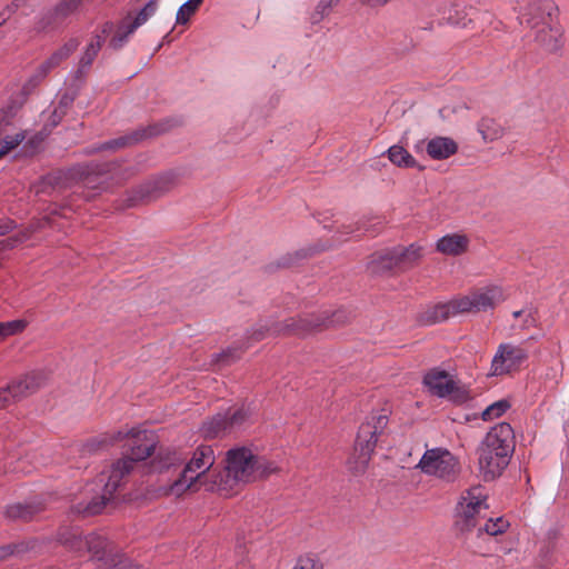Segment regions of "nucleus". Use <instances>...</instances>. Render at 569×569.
Segmentation results:
<instances>
[{
  "label": "nucleus",
  "instance_id": "obj_25",
  "mask_svg": "<svg viewBox=\"0 0 569 569\" xmlns=\"http://www.w3.org/2000/svg\"><path fill=\"white\" fill-rule=\"evenodd\" d=\"M426 152L433 160H445L458 152V143L449 137H435L426 142Z\"/></svg>",
  "mask_w": 569,
  "mask_h": 569
},
{
  "label": "nucleus",
  "instance_id": "obj_2",
  "mask_svg": "<svg viewBox=\"0 0 569 569\" xmlns=\"http://www.w3.org/2000/svg\"><path fill=\"white\" fill-rule=\"evenodd\" d=\"M226 467L217 473L212 487L230 495L238 487L254 482L278 471L274 462L253 453L248 447L231 448L226 453Z\"/></svg>",
  "mask_w": 569,
  "mask_h": 569
},
{
  "label": "nucleus",
  "instance_id": "obj_30",
  "mask_svg": "<svg viewBox=\"0 0 569 569\" xmlns=\"http://www.w3.org/2000/svg\"><path fill=\"white\" fill-rule=\"evenodd\" d=\"M473 9L471 7L453 4L447 16L448 23L457 27H467L472 21Z\"/></svg>",
  "mask_w": 569,
  "mask_h": 569
},
{
  "label": "nucleus",
  "instance_id": "obj_47",
  "mask_svg": "<svg viewBox=\"0 0 569 569\" xmlns=\"http://www.w3.org/2000/svg\"><path fill=\"white\" fill-rule=\"evenodd\" d=\"M26 548L23 543H10L6 546H0V562L12 555L21 553Z\"/></svg>",
  "mask_w": 569,
  "mask_h": 569
},
{
  "label": "nucleus",
  "instance_id": "obj_44",
  "mask_svg": "<svg viewBox=\"0 0 569 569\" xmlns=\"http://www.w3.org/2000/svg\"><path fill=\"white\" fill-rule=\"evenodd\" d=\"M339 0H320L319 3L316 7V10L312 14V21L319 22L321 21L326 16L329 14L331 8L337 4Z\"/></svg>",
  "mask_w": 569,
  "mask_h": 569
},
{
  "label": "nucleus",
  "instance_id": "obj_52",
  "mask_svg": "<svg viewBox=\"0 0 569 569\" xmlns=\"http://www.w3.org/2000/svg\"><path fill=\"white\" fill-rule=\"evenodd\" d=\"M526 311H527V309L517 310V311H515V312L512 313V316H513L515 318H520V317H522V316L526 313Z\"/></svg>",
  "mask_w": 569,
  "mask_h": 569
},
{
  "label": "nucleus",
  "instance_id": "obj_7",
  "mask_svg": "<svg viewBox=\"0 0 569 569\" xmlns=\"http://www.w3.org/2000/svg\"><path fill=\"white\" fill-rule=\"evenodd\" d=\"M388 413L382 409L379 412H372L359 427L355 446L356 457L349 460V468L352 472H365L379 437L388 426Z\"/></svg>",
  "mask_w": 569,
  "mask_h": 569
},
{
  "label": "nucleus",
  "instance_id": "obj_8",
  "mask_svg": "<svg viewBox=\"0 0 569 569\" xmlns=\"http://www.w3.org/2000/svg\"><path fill=\"white\" fill-rule=\"evenodd\" d=\"M488 495L481 486L465 490L456 507L455 529L461 536H467L478 529L486 517Z\"/></svg>",
  "mask_w": 569,
  "mask_h": 569
},
{
  "label": "nucleus",
  "instance_id": "obj_46",
  "mask_svg": "<svg viewBox=\"0 0 569 569\" xmlns=\"http://www.w3.org/2000/svg\"><path fill=\"white\" fill-rule=\"evenodd\" d=\"M292 569H323L322 562L315 557H300Z\"/></svg>",
  "mask_w": 569,
  "mask_h": 569
},
{
  "label": "nucleus",
  "instance_id": "obj_33",
  "mask_svg": "<svg viewBox=\"0 0 569 569\" xmlns=\"http://www.w3.org/2000/svg\"><path fill=\"white\" fill-rule=\"evenodd\" d=\"M24 102L23 93L12 97L10 101L0 109V127H7L11 123L12 119L18 114Z\"/></svg>",
  "mask_w": 569,
  "mask_h": 569
},
{
  "label": "nucleus",
  "instance_id": "obj_11",
  "mask_svg": "<svg viewBox=\"0 0 569 569\" xmlns=\"http://www.w3.org/2000/svg\"><path fill=\"white\" fill-rule=\"evenodd\" d=\"M48 380L43 371H31L12 380L7 387L0 388V409L20 401L41 389Z\"/></svg>",
  "mask_w": 569,
  "mask_h": 569
},
{
  "label": "nucleus",
  "instance_id": "obj_13",
  "mask_svg": "<svg viewBox=\"0 0 569 569\" xmlns=\"http://www.w3.org/2000/svg\"><path fill=\"white\" fill-rule=\"evenodd\" d=\"M457 299V308L462 313L478 312L493 308L497 303L505 300V295L500 287H490Z\"/></svg>",
  "mask_w": 569,
  "mask_h": 569
},
{
  "label": "nucleus",
  "instance_id": "obj_24",
  "mask_svg": "<svg viewBox=\"0 0 569 569\" xmlns=\"http://www.w3.org/2000/svg\"><path fill=\"white\" fill-rule=\"evenodd\" d=\"M470 240L466 234L449 233L441 237L436 243V250L446 256H460L467 252Z\"/></svg>",
  "mask_w": 569,
  "mask_h": 569
},
{
  "label": "nucleus",
  "instance_id": "obj_18",
  "mask_svg": "<svg viewBox=\"0 0 569 569\" xmlns=\"http://www.w3.org/2000/svg\"><path fill=\"white\" fill-rule=\"evenodd\" d=\"M79 46V41L77 39H70L66 42L61 48L54 51L51 57L46 60L40 67L38 72L29 80V82L23 87V91L28 90L29 86H37L39 81H41L47 73L59 66L63 60H66L72 52L77 50Z\"/></svg>",
  "mask_w": 569,
  "mask_h": 569
},
{
  "label": "nucleus",
  "instance_id": "obj_42",
  "mask_svg": "<svg viewBox=\"0 0 569 569\" xmlns=\"http://www.w3.org/2000/svg\"><path fill=\"white\" fill-rule=\"evenodd\" d=\"M310 254V250L301 249L293 253H287L278 259L277 266L279 268H290L297 264L300 260L307 258Z\"/></svg>",
  "mask_w": 569,
  "mask_h": 569
},
{
  "label": "nucleus",
  "instance_id": "obj_19",
  "mask_svg": "<svg viewBox=\"0 0 569 569\" xmlns=\"http://www.w3.org/2000/svg\"><path fill=\"white\" fill-rule=\"evenodd\" d=\"M423 385L432 395L446 398L452 390L453 379L446 370L432 368L425 375Z\"/></svg>",
  "mask_w": 569,
  "mask_h": 569
},
{
  "label": "nucleus",
  "instance_id": "obj_31",
  "mask_svg": "<svg viewBox=\"0 0 569 569\" xmlns=\"http://www.w3.org/2000/svg\"><path fill=\"white\" fill-rule=\"evenodd\" d=\"M478 131L485 141H495L503 136V128L495 119L483 117L478 123Z\"/></svg>",
  "mask_w": 569,
  "mask_h": 569
},
{
  "label": "nucleus",
  "instance_id": "obj_29",
  "mask_svg": "<svg viewBox=\"0 0 569 569\" xmlns=\"http://www.w3.org/2000/svg\"><path fill=\"white\" fill-rule=\"evenodd\" d=\"M227 431H230L228 428L227 416L221 413H218L211 419L204 421L201 427V433L206 439L218 438Z\"/></svg>",
  "mask_w": 569,
  "mask_h": 569
},
{
  "label": "nucleus",
  "instance_id": "obj_34",
  "mask_svg": "<svg viewBox=\"0 0 569 569\" xmlns=\"http://www.w3.org/2000/svg\"><path fill=\"white\" fill-rule=\"evenodd\" d=\"M381 224L382 220L379 217L362 219L353 224L343 226V233L351 234L359 231L375 233L379 231Z\"/></svg>",
  "mask_w": 569,
  "mask_h": 569
},
{
  "label": "nucleus",
  "instance_id": "obj_14",
  "mask_svg": "<svg viewBox=\"0 0 569 569\" xmlns=\"http://www.w3.org/2000/svg\"><path fill=\"white\" fill-rule=\"evenodd\" d=\"M164 130L166 128L162 124H152L146 128H140L132 131L131 133L109 140L94 147L87 148L84 150V154L90 156L96 152H101L106 150H118L124 147L133 146L142 141L143 139L158 136L162 133Z\"/></svg>",
  "mask_w": 569,
  "mask_h": 569
},
{
  "label": "nucleus",
  "instance_id": "obj_5",
  "mask_svg": "<svg viewBox=\"0 0 569 569\" xmlns=\"http://www.w3.org/2000/svg\"><path fill=\"white\" fill-rule=\"evenodd\" d=\"M118 164L116 162H86L79 163L66 171L49 173L42 178L41 192H48L49 189L68 188L73 183H82L87 188L96 189L98 179L107 173L116 172Z\"/></svg>",
  "mask_w": 569,
  "mask_h": 569
},
{
  "label": "nucleus",
  "instance_id": "obj_4",
  "mask_svg": "<svg viewBox=\"0 0 569 569\" xmlns=\"http://www.w3.org/2000/svg\"><path fill=\"white\" fill-rule=\"evenodd\" d=\"M214 462L216 456L211 446L197 447L179 477L169 486L168 493L179 497L187 490H198L200 486L212 482L217 477L216 470L212 469ZM209 488L214 487L210 483Z\"/></svg>",
  "mask_w": 569,
  "mask_h": 569
},
{
  "label": "nucleus",
  "instance_id": "obj_1",
  "mask_svg": "<svg viewBox=\"0 0 569 569\" xmlns=\"http://www.w3.org/2000/svg\"><path fill=\"white\" fill-rule=\"evenodd\" d=\"M127 439L126 446L129 452L122 458L114 461L108 473L101 472L99 475V482L104 483L102 493L98 498H93L84 507L79 505L77 511L84 516H93L100 513L103 508L113 499V493L121 486V481L134 468L138 461H142L150 457L156 449L157 439L153 432L148 430H140L131 428L128 431L119 430L112 435H103L99 438L92 439L83 445V452L94 453L100 449L107 448L118 441Z\"/></svg>",
  "mask_w": 569,
  "mask_h": 569
},
{
  "label": "nucleus",
  "instance_id": "obj_26",
  "mask_svg": "<svg viewBox=\"0 0 569 569\" xmlns=\"http://www.w3.org/2000/svg\"><path fill=\"white\" fill-rule=\"evenodd\" d=\"M299 318H310V319L316 320L317 322H320L319 326H315V328H310V330H308L306 332V335H308L313 331L327 329L330 327L342 326L350 320V313L343 309H339V310L333 311L331 315H329L327 311H325L320 315H313V313L302 315V316H299Z\"/></svg>",
  "mask_w": 569,
  "mask_h": 569
},
{
  "label": "nucleus",
  "instance_id": "obj_12",
  "mask_svg": "<svg viewBox=\"0 0 569 569\" xmlns=\"http://www.w3.org/2000/svg\"><path fill=\"white\" fill-rule=\"evenodd\" d=\"M320 322H317L310 318H299L293 317L289 318L284 321H272L258 325L257 328L252 330L249 336L251 341H260L269 336H279V335H296V336H305L310 328H315V326H319Z\"/></svg>",
  "mask_w": 569,
  "mask_h": 569
},
{
  "label": "nucleus",
  "instance_id": "obj_54",
  "mask_svg": "<svg viewBox=\"0 0 569 569\" xmlns=\"http://www.w3.org/2000/svg\"><path fill=\"white\" fill-rule=\"evenodd\" d=\"M501 558L500 557H496V566L500 567L501 566Z\"/></svg>",
  "mask_w": 569,
  "mask_h": 569
},
{
  "label": "nucleus",
  "instance_id": "obj_21",
  "mask_svg": "<svg viewBox=\"0 0 569 569\" xmlns=\"http://www.w3.org/2000/svg\"><path fill=\"white\" fill-rule=\"evenodd\" d=\"M399 273L416 267L425 254V249L419 243L408 247L397 246L392 248Z\"/></svg>",
  "mask_w": 569,
  "mask_h": 569
},
{
  "label": "nucleus",
  "instance_id": "obj_20",
  "mask_svg": "<svg viewBox=\"0 0 569 569\" xmlns=\"http://www.w3.org/2000/svg\"><path fill=\"white\" fill-rule=\"evenodd\" d=\"M112 29L113 24L110 22H106L102 27L101 33L97 34L90 41L79 61V67L76 71L77 78H81L86 74L87 70L90 68L98 52L100 51L102 44L104 43L107 36L112 31Z\"/></svg>",
  "mask_w": 569,
  "mask_h": 569
},
{
  "label": "nucleus",
  "instance_id": "obj_49",
  "mask_svg": "<svg viewBox=\"0 0 569 569\" xmlns=\"http://www.w3.org/2000/svg\"><path fill=\"white\" fill-rule=\"evenodd\" d=\"M20 7V0H13L9 6H7L1 12H0V26H2L12 13L17 11V9Z\"/></svg>",
  "mask_w": 569,
  "mask_h": 569
},
{
  "label": "nucleus",
  "instance_id": "obj_35",
  "mask_svg": "<svg viewBox=\"0 0 569 569\" xmlns=\"http://www.w3.org/2000/svg\"><path fill=\"white\" fill-rule=\"evenodd\" d=\"M28 325L29 322L26 319H14L0 322V342L4 341L9 337L23 332Z\"/></svg>",
  "mask_w": 569,
  "mask_h": 569
},
{
  "label": "nucleus",
  "instance_id": "obj_55",
  "mask_svg": "<svg viewBox=\"0 0 569 569\" xmlns=\"http://www.w3.org/2000/svg\"><path fill=\"white\" fill-rule=\"evenodd\" d=\"M4 127H0V134L4 131Z\"/></svg>",
  "mask_w": 569,
  "mask_h": 569
},
{
  "label": "nucleus",
  "instance_id": "obj_9",
  "mask_svg": "<svg viewBox=\"0 0 569 569\" xmlns=\"http://www.w3.org/2000/svg\"><path fill=\"white\" fill-rule=\"evenodd\" d=\"M58 541L71 551L78 553L87 551L94 559L104 561L106 565L114 562V547L112 542L100 533L92 532L83 537L77 527L62 528L58 532Z\"/></svg>",
  "mask_w": 569,
  "mask_h": 569
},
{
  "label": "nucleus",
  "instance_id": "obj_40",
  "mask_svg": "<svg viewBox=\"0 0 569 569\" xmlns=\"http://www.w3.org/2000/svg\"><path fill=\"white\" fill-rule=\"evenodd\" d=\"M240 358V348L230 347L220 353L212 355V363L228 366Z\"/></svg>",
  "mask_w": 569,
  "mask_h": 569
},
{
  "label": "nucleus",
  "instance_id": "obj_37",
  "mask_svg": "<svg viewBox=\"0 0 569 569\" xmlns=\"http://www.w3.org/2000/svg\"><path fill=\"white\" fill-rule=\"evenodd\" d=\"M223 416H227V422L229 430H233L240 428L249 418L250 412L248 409L238 408L233 410H229Z\"/></svg>",
  "mask_w": 569,
  "mask_h": 569
},
{
  "label": "nucleus",
  "instance_id": "obj_32",
  "mask_svg": "<svg viewBox=\"0 0 569 569\" xmlns=\"http://www.w3.org/2000/svg\"><path fill=\"white\" fill-rule=\"evenodd\" d=\"M76 97L77 93L74 91L66 92L60 97L58 104L54 107L50 116L51 126L56 127L61 122L63 117L68 113V110L73 104Z\"/></svg>",
  "mask_w": 569,
  "mask_h": 569
},
{
  "label": "nucleus",
  "instance_id": "obj_10",
  "mask_svg": "<svg viewBox=\"0 0 569 569\" xmlns=\"http://www.w3.org/2000/svg\"><path fill=\"white\" fill-rule=\"evenodd\" d=\"M417 468L426 476L433 477L446 485L458 482L462 473L459 458L442 447L427 449Z\"/></svg>",
  "mask_w": 569,
  "mask_h": 569
},
{
  "label": "nucleus",
  "instance_id": "obj_41",
  "mask_svg": "<svg viewBox=\"0 0 569 569\" xmlns=\"http://www.w3.org/2000/svg\"><path fill=\"white\" fill-rule=\"evenodd\" d=\"M203 0H188L184 2L177 12V22L186 23L189 18L198 10Z\"/></svg>",
  "mask_w": 569,
  "mask_h": 569
},
{
  "label": "nucleus",
  "instance_id": "obj_3",
  "mask_svg": "<svg viewBox=\"0 0 569 569\" xmlns=\"http://www.w3.org/2000/svg\"><path fill=\"white\" fill-rule=\"evenodd\" d=\"M513 430L507 422L496 425L487 433L478 449L479 470L483 480H493L509 463L513 451Z\"/></svg>",
  "mask_w": 569,
  "mask_h": 569
},
{
  "label": "nucleus",
  "instance_id": "obj_48",
  "mask_svg": "<svg viewBox=\"0 0 569 569\" xmlns=\"http://www.w3.org/2000/svg\"><path fill=\"white\" fill-rule=\"evenodd\" d=\"M522 317H523V320H522V323L520 327L521 329L525 330V329L537 327L538 319H537V310L536 309H532V308L527 309L526 313Z\"/></svg>",
  "mask_w": 569,
  "mask_h": 569
},
{
  "label": "nucleus",
  "instance_id": "obj_22",
  "mask_svg": "<svg viewBox=\"0 0 569 569\" xmlns=\"http://www.w3.org/2000/svg\"><path fill=\"white\" fill-rule=\"evenodd\" d=\"M367 269L376 276L399 273L392 248L372 253L367 262Z\"/></svg>",
  "mask_w": 569,
  "mask_h": 569
},
{
  "label": "nucleus",
  "instance_id": "obj_17",
  "mask_svg": "<svg viewBox=\"0 0 569 569\" xmlns=\"http://www.w3.org/2000/svg\"><path fill=\"white\" fill-rule=\"evenodd\" d=\"M177 186V176L172 172H166L153 177L141 183L134 190L133 200L151 201L169 192Z\"/></svg>",
  "mask_w": 569,
  "mask_h": 569
},
{
  "label": "nucleus",
  "instance_id": "obj_50",
  "mask_svg": "<svg viewBox=\"0 0 569 569\" xmlns=\"http://www.w3.org/2000/svg\"><path fill=\"white\" fill-rule=\"evenodd\" d=\"M111 565H113L117 569H143L141 566L132 562L129 559H120L118 561L114 560V562Z\"/></svg>",
  "mask_w": 569,
  "mask_h": 569
},
{
  "label": "nucleus",
  "instance_id": "obj_36",
  "mask_svg": "<svg viewBox=\"0 0 569 569\" xmlns=\"http://www.w3.org/2000/svg\"><path fill=\"white\" fill-rule=\"evenodd\" d=\"M509 527V522L503 517H498L497 519L489 518L483 525L477 529V535L480 536L482 532H486L489 536H497L503 533Z\"/></svg>",
  "mask_w": 569,
  "mask_h": 569
},
{
  "label": "nucleus",
  "instance_id": "obj_38",
  "mask_svg": "<svg viewBox=\"0 0 569 569\" xmlns=\"http://www.w3.org/2000/svg\"><path fill=\"white\" fill-rule=\"evenodd\" d=\"M82 0H62L54 9V20L62 21L73 13Z\"/></svg>",
  "mask_w": 569,
  "mask_h": 569
},
{
  "label": "nucleus",
  "instance_id": "obj_43",
  "mask_svg": "<svg viewBox=\"0 0 569 569\" xmlns=\"http://www.w3.org/2000/svg\"><path fill=\"white\" fill-rule=\"evenodd\" d=\"M24 133L19 132L13 136H6L2 140H0V158L18 147L24 140Z\"/></svg>",
  "mask_w": 569,
  "mask_h": 569
},
{
  "label": "nucleus",
  "instance_id": "obj_16",
  "mask_svg": "<svg viewBox=\"0 0 569 569\" xmlns=\"http://www.w3.org/2000/svg\"><path fill=\"white\" fill-rule=\"evenodd\" d=\"M158 8V3L156 0H150L146 6L140 10L137 17L133 20H129L126 18L117 29L116 34L111 38L109 46L114 50L120 49L123 43L127 41L128 37L132 34L136 29L148 21L150 17H152Z\"/></svg>",
  "mask_w": 569,
  "mask_h": 569
},
{
  "label": "nucleus",
  "instance_id": "obj_23",
  "mask_svg": "<svg viewBox=\"0 0 569 569\" xmlns=\"http://www.w3.org/2000/svg\"><path fill=\"white\" fill-rule=\"evenodd\" d=\"M457 303L458 299H452L449 302L435 305L420 315V321L425 325H435L460 315L462 312L457 308Z\"/></svg>",
  "mask_w": 569,
  "mask_h": 569
},
{
  "label": "nucleus",
  "instance_id": "obj_39",
  "mask_svg": "<svg viewBox=\"0 0 569 569\" xmlns=\"http://www.w3.org/2000/svg\"><path fill=\"white\" fill-rule=\"evenodd\" d=\"M510 408V405L507 400H499L490 406H488L482 415L481 418L485 421L492 420L496 418L501 417L508 409Z\"/></svg>",
  "mask_w": 569,
  "mask_h": 569
},
{
  "label": "nucleus",
  "instance_id": "obj_53",
  "mask_svg": "<svg viewBox=\"0 0 569 569\" xmlns=\"http://www.w3.org/2000/svg\"><path fill=\"white\" fill-rule=\"evenodd\" d=\"M423 144H425V141H423V140H421V141H419L418 143H416V146H415V150H416V152L421 151V150L423 149Z\"/></svg>",
  "mask_w": 569,
  "mask_h": 569
},
{
  "label": "nucleus",
  "instance_id": "obj_28",
  "mask_svg": "<svg viewBox=\"0 0 569 569\" xmlns=\"http://www.w3.org/2000/svg\"><path fill=\"white\" fill-rule=\"evenodd\" d=\"M42 510L40 503H14L8 506L6 516L12 520H30Z\"/></svg>",
  "mask_w": 569,
  "mask_h": 569
},
{
  "label": "nucleus",
  "instance_id": "obj_51",
  "mask_svg": "<svg viewBox=\"0 0 569 569\" xmlns=\"http://www.w3.org/2000/svg\"><path fill=\"white\" fill-rule=\"evenodd\" d=\"M13 229V221L9 218L0 219V236H3Z\"/></svg>",
  "mask_w": 569,
  "mask_h": 569
},
{
  "label": "nucleus",
  "instance_id": "obj_27",
  "mask_svg": "<svg viewBox=\"0 0 569 569\" xmlns=\"http://www.w3.org/2000/svg\"><path fill=\"white\" fill-rule=\"evenodd\" d=\"M388 159L397 167L400 168H417L419 171L425 170L417 160L401 146H391L388 151Z\"/></svg>",
  "mask_w": 569,
  "mask_h": 569
},
{
  "label": "nucleus",
  "instance_id": "obj_15",
  "mask_svg": "<svg viewBox=\"0 0 569 569\" xmlns=\"http://www.w3.org/2000/svg\"><path fill=\"white\" fill-rule=\"evenodd\" d=\"M528 358V352L520 346L501 343L491 362L492 375L501 376L518 368Z\"/></svg>",
  "mask_w": 569,
  "mask_h": 569
},
{
  "label": "nucleus",
  "instance_id": "obj_6",
  "mask_svg": "<svg viewBox=\"0 0 569 569\" xmlns=\"http://www.w3.org/2000/svg\"><path fill=\"white\" fill-rule=\"evenodd\" d=\"M552 3H531L519 16L520 24L530 29H537L535 41L548 52H557L561 49L562 29L552 24Z\"/></svg>",
  "mask_w": 569,
  "mask_h": 569
},
{
  "label": "nucleus",
  "instance_id": "obj_45",
  "mask_svg": "<svg viewBox=\"0 0 569 569\" xmlns=\"http://www.w3.org/2000/svg\"><path fill=\"white\" fill-rule=\"evenodd\" d=\"M450 399L456 403H465L470 399L469 391L453 379V387L450 391Z\"/></svg>",
  "mask_w": 569,
  "mask_h": 569
}]
</instances>
